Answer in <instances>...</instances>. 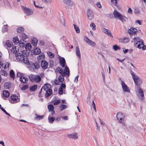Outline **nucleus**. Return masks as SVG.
<instances>
[{"mask_svg":"<svg viewBox=\"0 0 146 146\" xmlns=\"http://www.w3.org/2000/svg\"><path fill=\"white\" fill-rule=\"evenodd\" d=\"M23 54L20 53L16 54V59L17 61H20L24 63L27 65L29 64L28 59L26 54H24L25 51H23Z\"/></svg>","mask_w":146,"mask_h":146,"instance_id":"obj_1","label":"nucleus"},{"mask_svg":"<svg viewBox=\"0 0 146 146\" xmlns=\"http://www.w3.org/2000/svg\"><path fill=\"white\" fill-rule=\"evenodd\" d=\"M114 18L120 20L123 23L125 22L128 19L124 16L121 15L117 11L114 10L113 12Z\"/></svg>","mask_w":146,"mask_h":146,"instance_id":"obj_2","label":"nucleus"},{"mask_svg":"<svg viewBox=\"0 0 146 146\" xmlns=\"http://www.w3.org/2000/svg\"><path fill=\"white\" fill-rule=\"evenodd\" d=\"M29 78L31 81L36 83L40 82L41 80L40 76L38 75L31 74L29 75Z\"/></svg>","mask_w":146,"mask_h":146,"instance_id":"obj_3","label":"nucleus"},{"mask_svg":"<svg viewBox=\"0 0 146 146\" xmlns=\"http://www.w3.org/2000/svg\"><path fill=\"white\" fill-rule=\"evenodd\" d=\"M134 42L136 43V45L137 46V47L139 48H141L142 46H143V43L141 39L139 38H134Z\"/></svg>","mask_w":146,"mask_h":146,"instance_id":"obj_4","label":"nucleus"},{"mask_svg":"<svg viewBox=\"0 0 146 146\" xmlns=\"http://www.w3.org/2000/svg\"><path fill=\"white\" fill-rule=\"evenodd\" d=\"M138 92V96L139 98L141 100H143L144 98V96L143 91L139 87L137 88Z\"/></svg>","mask_w":146,"mask_h":146,"instance_id":"obj_5","label":"nucleus"},{"mask_svg":"<svg viewBox=\"0 0 146 146\" xmlns=\"http://www.w3.org/2000/svg\"><path fill=\"white\" fill-rule=\"evenodd\" d=\"M24 13L27 15H31L33 14V11L30 9L23 7H22Z\"/></svg>","mask_w":146,"mask_h":146,"instance_id":"obj_6","label":"nucleus"},{"mask_svg":"<svg viewBox=\"0 0 146 146\" xmlns=\"http://www.w3.org/2000/svg\"><path fill=\"white\" fill-rule=\"evenodd\" d=\"M10 99L9 101L12 103H15L19 101L18 99V96L15 94L12 95L10 97Z\"/></svg>","mask_w":146,"mask_h":146,"instance_id":"obj_7","label":"nucleus"},{"mask_svg":"<svg viewBox=\"0 0 146 146\" xmlns=\"http://www.w3.org/2000/svg\"><path fill=\"white\" fill-rule=\"evenodd\" d=\"M116 117L117 119L121 122L124 121L125 116L124 114L122 113L121 112H119L117 113Z\"/></svg>","mask_w":146,"mask_h":146,"instance_id":"obj_8","label":"nucleus"},{"mask_svg":"<svg viewBox=\"0 0 146 146\" xmlns=\"http://www.w3.org/2000/svg\"><path fill=\"white\" fill-rule=\"evenodd\" d=\"M121 84L123 90L124 92L130 93V90L123 81H121Z\"/></svg>","mask_w":146,"mask_h":146,"instance_id":"obj_9","label":"nucleus"},{"mask_svg":"<svg viewBox=\"0 0 146 146\" xmlns=\"http://www.w3.org/2000/svg\"><path fill=\"white\" fill-rule=\"evenodd\" d=\"M84 40L89 45L91 46L94 47L96 45L94 42L89 39L87 36H85Z\"/></svg>","mask_w":146,"mask_h":146,"instance_id":"obj_10","label":"nucleus"},{"mask_svg":"<svg viewBox=\"0 0 146 146\" xmlns=\"http://www.w3.org/2000/svg\"><path fill=\"white\" fill-rule=\"evenodd\" d=\"M133 80L135 84L138 86L140 85L142 82V80L138 76H135Z\"/></svg>","mask_w":146,"mask_h":146,"instance_id":"obj_11","label":"nucleus"},{"mask_svg":"<svg viewBox=\"0 0 146 146\" xmlns=\"http://www.w3.org/2000/svg\"><path fill=\"white\" fill-rule=\"evenodd\" d=\"M87 15L88 19L89 20H91L94 17V13L90 9H89L87 12Z\"/></svg>","mask_w":146,"mask_h":146,"instance_id":"obj_12","label":"nucleus"},{"mask_svg":"<svg viewBox=\"0 0 146 146\" xmlns=\"http://www.w3.org/2000/svg\"><path fill=\"white\" fill-rule=\"evenodd\" d=\"M68 137L70 138L76 139L78 138V135L77 133H74L72 134L68 135Z\"/></svg>","mask_w":146,"mask_h":146,"instance_id":"obj_13","label":"nucleus"},{"mask_svg":"<svg viewBox=\"0 0 146 146\" xmlns=\"http://www.w3.org/2000/svg\"><path fill=\"white\" fill-rule=\"evenodd\" d=\"M40 66L41 67L44 69H46L48 66V63L45 60L41 61Z\"/></svg>","mask_w":146,"mask_h":146,"instance_id":"obj_14","label":"nucleus"},{"mask_svg":"<svg viewBox=\"0 0 146 146\" xmlns=\"http://www.w3.org/2000/svg\"><path fill=\"white\" fill-rule=\"evenodd\" d=\"M9 95L10 93L9 91L7 90H5L3 91L2 96L3 99L6 100V98L9 97Z\"/></svg>","mask_w":146,"mask_h":146,"instance_id":"obj_15","label":"nucleus"},{"mask_svg":"<svg viewBox=\"0 0 146 146\" xmlns=\"http://www.w3.org/2000/svg\"><path fill=\"white\" fill-rule=\"evenodd\" d=\"M128 33L130 35L135 34L137 32V29L134 28H130L127 31Z\"/></svg>","mask_w":146,"mask_h":146,"instance_id":"obj_16","label":"nucleus"},{"mask_svg":"<svg viewBox=\"0 0 146 146\" xmlns=\"http://www.w3.org/2000/svg\"><path fill=\"white\" fill-rule=\"evenodd\" d=\"M47 107L49 111L51 112V114H54L55 112L54 111V106L52 104H50Z\"/></svg>","mask_w":146,"mask_h":146,"instance_id":"obj_17","label":"nucleus"},{"mask_svg":"<svg viewBox=\"0 0 146 146\" xmlns=\"http://www.w3.org/2000/svg\"><path fill=\"white\" fill-rule=\"evenodd\" d=\"M19 80L21 83H23L27 82L28 81V79L27 77L23 76H20Z\"/></svg>","mask_w":146,"mask_h":146,"instance_id":"obj_18","label":"nucleus"},{"mask_svg":"<svg viewBox=\"0 0 146 146\" xmlns=\"http://www.w3.org/2000/svg\"><path fill=\"white\" fill-rule=\"evenodd\" d=\"M60 64V65L62 68H64L66 64V61L65 59L63 57H61L59 59Z\"/></svg>","mask_w":146,"mask_h":146,"instance_id":"obj_19","label":"nucleus"},{"mask_svg":"<svg viewBox=\"0 0 146 146\" xmlns=\"http://www.w3.org/2000/svg\"><path fill=\"white\" fill-rule=\"evenodd\" d=\"M51 85L50 84H44V86L42 87V88L46 92L50 90H51Z\"/></svg>","mask_w":146,"mask_h":146,"instance_id":"obj_20","label":"nucleus"},{"mask_svg":"<svg viewBox=\"0 0 146 146\" xmlns=\"http://www.w3.org/2000/svg\"><path fill=\"white\" fill-rule=\"evenodd\" d=\"M31 66L34 69L35 68L36 69H38L40 67V62L38 61L32 64Z\"/></svg>","mask_w":146,"mask_h":146,"instance_id":"obj_21","label":"nucleus"},{"mask_svg":"<svg viewBox=\"0 0 146 146\" xmlns=\"http://www.w3.org/2000/svg\"><path fill=\"white\" fill-rule=\"evenodd\" d=\"M65 75H66V73L65 72L60 73V75L58 77V80L60 81V82H63L64 81V76Z\"/></svg>","mask_w":146,"mask_h":146,"instance_id":"obj_22","label":"nucleus"},{"mask_svg":"<svg viewBox=\"0 0 146 146\" xmlns=\"http://www.w3.org/2000/svg\"><path fill=\"white\" fill-rule=\"evenodd\" d=\"M3 86L5 89H9L11 87V84L9 82H7L4 83Z\"/></svg>","mask_w":146,"mask_h":146,"instance_id":"obj_23","label":"nucleus"},{"mask_svg":"<svg viewBox=\"0 0 146 146\" xmlns=\"http://www.w3.org/2000/svg\"><path fill=\"white\" fill-rule=\"evenodd\" d=\"M64 2L67 5L72 6L74 4V3L70 0H64Z\"/></svg>","mask_w":146,"mask_h":146,"instance_id":"obj_24","label":"nucleus"},{"mask_svg":"<svg viewBox=\"0 0 146 146\" xmlns=\"http://www.w3.org/2000/svg\"><path fill=\"white\" fill-rule=\"evenodd\" d=\"M44 53H42L37 57L38 62H40L41 61H43L42 60L44 58Z\"/></svg>","mask_w":146,"mask_h":146,"instance_id":"obj_25","label":"nucleus"},{"mask_svg":"<svg viewBox=\"0 0 146 146\" xmlns=\"http://www.w3.org/2000/svg\"><path fill=\"white\" fill-rule=\"evenodd\" d=\"M41 52L40 50L38 48H34L33 53L34 54H38Z\"/></svg>","mask_w":146,"mask_h":146,"instance_id":"obj_26","label":"nucleus"},{"mask_svg":"<svg viewBox=\"0 0 146 146\" xmlns=\"http://www.w3.org/2000/svg\"><path fill=\"white\" fill-rule=\"evenodd\" d=\"M76 55L80 59L81 58L80 53L79 47L76 46Z\"/></svg>","mask_w":146,"mask_h":146,"instance_id":"obj_27","label":"nucleus"},{"mask_svg":"<svg viewBox=\"0 0 146 146\" xmlns=\"http://www.w3.org/2000/svg\"><path fill=\"white\" fill-rule=\"evenodd\" d=\"M52 93V90H50L48 91H46L45 94V97L47 98L50 96Z\"/></svg>","mask_w":146,"mask_h":146,"instance_id":"obj_28","label":"nucleus"},{"mask_svg":"<svg viewBox=\"0 0 146 146\" xmlns=\"http://www.w3.org/2000/svg\"><path fill=\"white\" fill-rule=\"evenodd\" d=\"M46 92L44 90V89L42 88L39 92L38 97L39 98L42 97V95L44 94H45Z\"/></svg>","mask_w":146,"mask_h":146,"instance_id":"obj_29","label":"nucleus"},{"mask_svg":"<svg viewBox=\"0 0 146 146\" xmlns=\"http://www.w3.org/2000/svg\"><path fill=\"white\" fill-rule=\"evenodd\" d=\"M38 42L37 39L35 38L32 39L31 40V44L34 46H36L37 45V43Z\"/></svg>","mask_w":146,"mask_h":146,"instance_id":"obj_30","label":"nucleus"},{"mask_svg":"<svg viewBox=\"0 0 146 146\" xmlns=\"http://www.w3.org/2000/svg\"><path fill=\"white\" fill-rule=\"evenodd\" d=\"M37 89V85H34L32 86H31L29 87V90L31 91H35Z\"/></svg>","mask_w":146,"mask_h":146,"instance_id":"obj_31","label":"nucleus"},{"mask_svg":"<svg viewBox=\"0 0 146 146\" xmlns=\"http://www.w3.org/2000/svg\"><path fill=\"white\" fill-rule=\"evenodd\" d=\"M64 72L66 73V76L68 77L70 75V71L69 68L67 66L65 67Z\"/></svg>","mask_w":146,"mask_h":146,"instance_id":"obj_32","label":"nucleus"},{"mask_svg":"<svg viewBox=\"0 0 146 146\" xmlns=\"http://www.w3.org/2000/svg\"><path fill=\"white\" fill-rule=\"evenodd\" d=\"M13 41L15 44H17L19 43V40L18 37L16 36L13 38Z\"/></svg>","mask_w":146,"mask_h":146,"instance_id":"obj_33","label":"nucleus"},{"mask_svg":"<svg viewBox=\"0 0 146 146\" xmlns=\"http://www.w3.org/2000/svg\"><path fill=\"white\" fill-rule=\"evenodd\" d=\"M32 47V46L30 43H27L25 46V48L27 50H29Z\"/></svg>","mask_w":146,"mask_h":146,"instance_id":"obj_34","label":"nucleus"},{"mask_svg":"<svg viewBox=\"0 0 146 146\" xmlns=\"http://www.w3.org/2000/svg\"><path fill=\"white\" fill-rule=\"evenodd\" d=\"M20 37L22 39L21 40H23V41H24V40H25L27 38L28 36L25 34L23 33L20 36Z\"/></svg>","mask_w":146,"mask_h":146,"instance_id":"obj_35","label":"nucleus"},{"mask_svg":"<svg viewBox=\"0 0 146 146\" xmlns=\"http://www.w3.org/2000/svg\"><path fill=\"white\" fill-rule=\"evenodd\" d=\"M12 42L9 40H7L6 42V45L8 47H11L12 46Z\"/></svg>","mask_w":146,"mask_h":146,"instance_id":"obj_36","label":"nucleus"},{"mask_svg":"<svg viewBox=\"0 0 146 146\" xmlns=\"http://www.w3.org/2000/svg\"><path fill=\"white\" fill-rule=\"evenodd\" d=\"M35 116H36V117L35 118V119L37 120H38L40 119H42L43 117V115H38L37 114H35Z\"/></svg>","mask_w":146,"mask_h":146,"instance_id":"obj_37","label":"nucleus"},{"mask_svg":"<svg viewBox=\"0 0 146 146\" xmlns=\"http://www.w3.org/2000/svg\"><path fill=\"white\" fill-rule=\"evenodd\" d=\"M24 29L22 27L18 28L17 29V31L18 33H21L23 32Z\"/></svg>","mask_w":146,"mask_h":146,"instance_id":"obj_38","label":"nucleus"},{"mask_svg":"<svg viewBox=\"0 0 146 146\" xmlns=\"http://www.w3.org/2000/svg\"><path fill=\"white\" fill-rule=\"evenodd\" d=\"M10 77L14 79L15 78V73L14 71L11 70L10 72Z\"/></svg>","mask_w":146,"mask_h":146,"instance_id":"obj_39","label":"nucleus"},{"mask_svg":"<svg viewBox=\"0 0 146 146\" xmlns=\"http://www.w3.org/2000/svg\"><path fill=\"white\" fill-rule=\"evenodd\" d=\"M73 26H74V28L76 30V33H79L80 32V30L78 27L75 24H73Z\"/></svg>","mask_w":146,"mask_h":146,"instance_id":"obj_40","label":"nucleus"},{"mask_svg":"<svg viewBox=\"0 0 146 146\" xmlns=\"http://www.w3.org/2000/svg\"><path fill=\"white\" fill-rule=\"evenodd\" d=\"M0 74L2 75L7 76V72L4 70H1L0 72Z\"/></svg>","mask_w":146,"mask_h":146,"instance_id":"obj_41","label":"nucleus"},{"mask_svg":"<svg viewBox=\"0 0 146 146\" xmlns=\"http://www.w3.org/2000/svg\"><path fill=\"white\" fill-rule=\"evenodd\" d=\"M67 106L66 105L64 104H62L60 106V110L61 111H62L64 109L67 108Z\"/></svg>","mask_w":146,"mask_h":146,"instance_id":"obj_42","label":"nucleus"},{"mask_svg":"<svg viewBox=\"0 0 146 146\" xmlns=\"http://www.w3.org/2000/svg\"><path fill=\"white\" fill-rule=\"evenodd\" d=\"M47 53L48 56L50 58H53L54 56V54L53 53L50 52H47Z\"/></svg>","mask_w":146,"mask_h":146,"instance_id":"obj_43","label":"nucleus"},{"mask_svg":"<svg viewBox=\"0 0 146 146\" xmlns=\"http://www.w3.org/2000/svg\"><path fill=\"white\" fill-rule=\"evenodd\" d=\"M8 26L7 25H4V27L3 28L2 32L4 33L6 31L7 29Z\"/></svg>","mask_w":146,"mask_h":146,"instance_id":"obj_44","label":"nucleus"},{"mask_svg":"<svg viewBox=\"0 0 146 146\" xmlns=\"http://www.w3.org/2000/svg\"><path fill=\"white\" fill-rule=\"evenodd\" d=\"M0 109L1 110L7 115H8V116L11 117L10 115L2 107H0Z\"/></svg>","mask_w":146,"mask_h":146,"instance_id":"obj_45","label":"nucleus"},{"mask_svg":"<svg viewBox=\"0 0 146 146\" xmlns=\"http://www.w3.org/2000/svg\"><path fill=\"white\" fill-rule=\"evenodd\" d=\"M23 41L21 40L20 43L19 44V45L20 47L23 48L24 47L25 45V44L23 42Z\"/></svg>","mask_w":146,"mask_h":146,"instance_id":"obj_46","label":"nucleus"},{"mask_svg":"<svg viewBox=\"0 0 146 146\" xmlns=\"http://www.w3.org/2000/svg\"><path fill=\"white\" fill-rule=\"evenodd\" d=\"M90 27H92V29L93 30H95L96 29V25H95L94 23L93 22L90 25Z\"/></svg>","mask_w":146,"mask_h":146,"instance_id":"obj_47","label":"nucleus"},{"mask_svg":"<svg viewBox=\"0 0 146 146\" xmlns=\"http://www.w3.org/2000/svg\"><path fill=\"white\" fill-rule=\"evenodd\" d=\"M49 122L52 123L55 119V118L54 117H51L50 118L48 117Z\"/></svg>","mask_w":146,"mask_h":146,"instance_id":"obj_48","label":"nucleus"},{"mask_svg":"<svg viewBox=\"0 0 146 146\" xmlns=\"http://www.w3.org/2000/svg\"><path fill=\"white\" fill-rule=\"evenodd\" d=\"M113 48L116 51L117 50H120V48L117 45H114L113 46Z\"/></svg>","mask_w":146,"mask_h":146,"instance_id":"obj_49","label":"nucleus"},{"mask_svg":"<svg viewBox=\"0 0 146 146\" xmlns=\"http://www.w3.org/2000/svg\"><path fill=\"white\" fill-rule=\"evenodd\" d=\"M5 64V66L4 67L5 69H6L7 68H8L9 67V65H10V64L9 62H5V63L4 64Z\"/></svg>","mask_w":146,"mask_h":146,"instance_id":"obj_50","label":"nucleus"},{"mask_svg":"<svg viewBox=\"0 0 146 146\" xmlns=\"http://www.w3.org/2000/svg\"><path fill=\"white\" fill-rule=\"evenodd\" d=\"M104 33L107 35L109 36L113 37V36L112 34H111V33L110 32V31H109L108 30L106 32V33Z\"/></svg>","mask_w":146,"mask_h":146,"instance_id":"obj_51","label":"nucleus"},{"mask_svg":"<svg viewBox=\"0 0 146 146\" xmlns=\"http://www.w3.org/2000/svg\"><path fill=\"white\" fill-rule=\"evenodd\" d=\"M61 82H60V81L58 80H55L54 81V83L56 85H60V83Z\"/></svg>","mask_w":146,"mask_h":146,"instance_id":"obj_52","label":"nucleus"},{"mask_svg":"<svg viewBox=\"0 0 146 146\" xmlns=\"http://www.w3.org/2000/svg\"><path fill=\"white\" fill-rule=\"evenodd\" d=\"M42 1L44 3L49 4L52 1V0H42Z\"/></svg>","mask_w":146,"mask_h":146,"instance_id":"obj_53","label":"nucleus"},{"mask_svg":"<svg viewBox=\"0 0 146 146\" xmlns=\"http://www.w3.org/2000/svg\"><path fill=\"white\" fill-rule=\"evenodd\" d=\"M60 102V101L59 100L54 101L53 104L54 105H56Z\"/></svg>","mask_w":146,"mask_h":146,"instance_id":"obj_54","label":"nucleus"},{"mask_svg":"<svg viewBox=\"0 0 146 146\" xmlns=\"http://www.w3.org/2000/svg\"><path fill=\"white\" fill-rule=\"evenodd\" d=\"M57 69V70L59 72L60 74L62 73V72H64L63 71V69L60 67H58Z\"/></svg>","mask_w":146,"mask_h":146,"instance_id":"obj_55","label":"nucleus"},{"mask_svg":"<svg viewBox=\"0 0 146 146\" xmlns=\"http://www.w3.org/2000/svg\"><path fill=\"white\" fill-rule=\"evenodd\" d=\"M45 42L43 40H40L39 41V44L40 45L43 46Z\"/></svg>","mask_w":146,"mask_h":146,"instance_id":"obj_56","label":"nucleus"},{"mask_svg":"<svg viewBox=\"0 0 146 146\" xmlns=\"http://www.w3.org/2000/svg\"><path fill=\"white\" fill-rule=\"evenodd\" d=\"M58 92L59 94H62L63 93V89L60 88L59 89Z\"/></svg>","mask_w":146,"mask_h":146,"instance_id":"obj_57","label":"nucleus"},{"mask_svg":"<svg viewBox=\"0 0 146 146\" xmlns=\"http://www.w3.org/2000/svg\"><path fill=\"white\" fill-rule=\"evenodd\" d=\"M102 77L103 78L104 80L105 79V74L104 73V70L103 68H102Z\"/></svg>","mask_w":146,"mask_h":146,"instance_id":"obj_58","label":"nucleus"},{"mask_svg":"<svg viewBox=\"0 0 146 146\" xmlns=\"http://www.w3.org/2000/svg\"><path fill=\"white\" fill-rule=\"evenodd\" d=\"M60 85L61 87H60V88L62 89L66 87V85L65 84H63L62 82L60 84Z\"/></svg>","mask_w":146,"mask_h":146,"instance_id":"obj_59","label":"nucleus"},{"mask_svg":"<svg viewBox=\"0 0 146 146\" xmlns=\"http://www.w3.org/2000/svg\"><path fill=\"white\" fill-rule=\"evenodd\" d=\"M28 85H25L23 86L22 88L21 89L22 90H25L27 89L28 88Z\"/></svg>","mask_w":146,"mask_h":146,"instance_id":"obj_60","label":"nucleus"},{"mask_svg":"<svg viewBox=\"0 0 146 146\" xmlns=\"http://www.w3.org/2000/svg\"><path fill=\"white\" fill-rule=\"evenodd\" d=\"M127 12L131 14H132V10L130 8H129L128 9Z\"/></svg>","mask_w":146,"mask_h":146,"instance_id":"obj_61","label":"nucleus"},{"mask_svg":"<svg viewBox=\"0 0 146 146\" xmlns=\"http://www.w3.org/2000/svg\"><path fill=\"white\" fill-rule=\"evenodd\" d=\"M79 77V76L77 75V76L74 80V82L76 83H77V82L78 81V78Z\"/></svg>","mask_w":146,"mask_h":146,"instance_id":"obj_62","label":"nucleus"},{"mask_svg":"<svg viewBox=\"0 0 146 146\" xmlns=\"http://www.w3.org/2000/svg\"><path fill=\"white\" fill-rule=\"evenodd\" d=\"M96 5L98 6V7L100 8L102 7V6L100 4V3L99 2H98L96 3Z\"/></svg>","mask_w":146,"mask_h":146,"instance_id":"obj_63","label":"nucleus"},{"mask_svg":"<svg viewBox=\"0 0 146 146\" xmlns=\"http://www.w3.org/2000/svg\"><path fill=\"white\" fill-rule=\"evenodd\" d=\"M134 13L136 15H138L140 13V12L139 10L137 9L135 10Z\"/></svg>","mask_w":146,"mask_h":146,"instance_id":"obj_64","label":"nucleus"}]
</instances>
